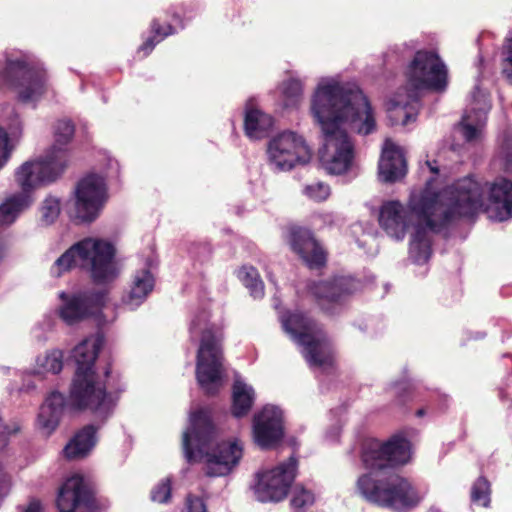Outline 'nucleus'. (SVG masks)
<instances>
[{"mask_svg": "<svg viewBox=\"0 0 512 512\" xmlns=\"http://www.w3.org/2000/svg\"><path fill=\"white\" fill-rule=\"evenodd\" d=\"M311 112L324 136L320 157L326 171L333 175L346 173L353 164L354 144L340 125L346 123L360 135L374 132L376 120L368 98L358 88L323 84L312 97Z\"/></svg>", "mask_w": 512, "mask_h": 512, "instance_id": "f257e3e1", "label": "nucleus"}, {"mask_svg": "<svg viewBox=\"0 0 512 512\" xmlns=\"http://www.w3.org/2000/svg\"><path fill=\"white\" fill-rule=\"evenodd\" d=\"M483 191L470 178H461L441 194L423 190L411 195L408 209L418 221L410 240L409 254L416 264H425L432 254L428 231L435 234L461 218H473L483 207Z\"/></svg>", "mask_w": 512, "mask_h": 512, "instance_id": "f03ea898", "label": "nucleus"}, {"mask_svg": "<svg viewBox=\"0 0 512 512\" xmlns=\"http://www.w3.org/2000/svg\"><path fill=\"white\" fill-rule=\"evenodd\" d=\"M104 344V336L97 333L83 339L73 350L76 362L75 374L70 386L69 403L66 397L54 391L49 394L41 405L37 417L38 427L41 432L49 436L59 425L66 407L73 410L90 409L93 412H101L110 408L106 387L96 385V373L94 370L98 354Z\"/></svg>", "mask_w": 512, "mask_h": 512, "instance_id": "7ed1b4c3", "label": "nucleus"}, {"mask_svg": "<svg viewBox=\"0 0 512 512\" xmlns=\"http://www.w3.org/2000/svg\"><path fill=\"white\" fill-rule=\"evenodd\" d=\"M411 450H362L361 460L371 471L357 480V490L370 504L392 512H412L425 495L413 481L394 468L407 464Z\"/></svg>", "mask_w": 512, "mask_h": 512, "instance_id": "20e7f679", "label": "nucleus"}, {"mask_svg": "<svg viewBox=\"0 0 512 512\" xmlns=\"http://www.w3.org/2000/svg\"><path fill=\"white\" fill-rule=\"evenodd\" d=\"M115 256L116 249L111 242L87 237L73 244L57 258L50 268V274L59 278L79 267L89 272L94 284H109L119 274Z\"/></svg>", "mask_w": 512, "mask_h": 512, "instance_id": "39448f33", "label": "nucleus"}, {"mask_svg": "<svg viewBox=\"0 0 512 512\" xmlns=\"http://www.w3.org/2000/svg\"><path fill=\"white\" fill-rule=\"evenodd\" d=\"M189 330L200 332L195 367L197 383L206 396H216L225 374L223 329L214 323H206L202 315L191 321Z\"/></svg>", "mask_w": 512, "mask_h": 512, "instance_id": "423d86ee", "label": "nucleus"}, {"mask_svg": "<svg viewBox=\"0 0 512 512\" xmlns=\"http://www.w3.org/2000/svg\"><path fill=\"white\" fill-rule=\"evenodd\" d=\"M280 319L283 329L304 347L305 358L311 366L334 365V348L321 323L300 310H287Z\"/></svg>", "mask_w": 512, "mask_h": 512, "instance_id": "0eeeda50", "label": "nucleus"}, {"mask_svg": "<svg viewBox=\"0 0 512 512\" xmlns=\"http://www.w3.org/2000/svg\"><path fill=\"white\" fill-rule=\"evenodd\" d=\"M63 158L58 159L56 167L51 162L23 163L15 173V179L22 191L7 198L0 205V225H9L15 221L20 212L30 206V192L38 186L55 182L63 167Z\"/></svg>", "mask_w": 512, "mask_h": 512, "instance_id": "6e6552de", "label": "nucleus"}, {"mask_svg": "<svg viewBox=\"0 0 512 512\" xmlns=\"http://www.w3.org/2000/svg\"><path fill=\"white\" fill-rule=\"evenodd\" d=\"M408 96L418 103L421 91H443L448 84L446 65L437 52L418 50L406 71Z\"/></svg>", "mask_w": 512, "mask_h": 512, "instance_id": "1a4fd4ad", "label": "nucleus"}, {"mask_svg": "<svg viewBox=\"0 0 512 512\" xmlns=\"http://www.w3.org/2000/svg\"><path fill=\"white\" fill-rule=\"evenodd\" d=\"M298 458L292 454L274 467H262L254 475L249 489L261 503H278L286 499L297 476Z\"/></svg>", "mask_w": 512, "mask_h": 512, "instance_id": "9d476101", "label": "nucleus"}, {"mask_svg": "<svg viewBox=\"0 0 512 512\" xmlns=\"http://www.w3.org/2000/svg\"><path fill=\"white\" fill-rule=\"evenodd\" d=\"M359 286V281L351 276H334L313 281L308 289L319 309L326 315L334 316L343 311Z\"/></svg>", "mask_w": 512, "mask_h": 512, "instance_id": "9b49d317", "label": "nucleus"}, {"mask_svg": "<svg viewBox=\"0 0 512 512\" xmlns=\"http://www.w3.org/2000/svg\"><path fill=\"white\" fill-rule=\"evenodd\" d=\"M47 73L44 69L28 65L22 60H9L2 71L0 81L10 87H18L19 99L24 102L36 101L47 90Z\"/></svg>", "mask_w": 512, "mask_h": 512, "instance_id": "f8f14e48", "label": "nucleus"}, {"mask_svg": "<svg viewBox=\"0 0 512 512\" xmlns=\"http://www.w3.org/2000/svg\"><path fill=\"white\" fill-rule=\"evenodd\" d=\"M56 506L59 512H75L77 508L86 512H102L108 509L109 501L98 497L95 488L84 477L76 474L60 486Z\"/></svg>", "mask_w": 512, "mask_h": 512, "instance_id": "ddd939ff", "label": "nucleus"}, {"mask_svg": "<svg viewBox=\"0 0 512 512\" xmlns=\"http://www.w3.org/2000/svg\"><path fill=\"white\" fill-rule=\"evenodd\" d=\"M267 153L271 164L282 171L308 163L312 155L303 137L291 131L273 138L268 144Z\"/></svg>", "mask_w": 512, "mask_h": 512, "instance_id": "4468645a", "label": "nucleus"}, {"mask_svg": "<svg viewBox=\"0 0 512 512\" xmlns=\"http://www.w3.org/2000/svg\"><path fill=\"white\" fill-rule=\"evenodd\" d=\"M107 199L104 178L89 174L80 179L75 188V219L80 223L93 222Z\"/></svg>", "mask_w": 512, "mask_h": 512, "instance_id": "2eb2a0df", "label": "nucleus"}, {"mask_svg": "<svg viewBox=\"0 0 512 512\" xmlns=\"http://www.w3.org/2000/svg\"><path fill=\"white\" fill-rule=\"evenodd\" d=\"M106 297V290L90 289L71 294L63 291L59 294L62 301L59 316L67 324L73 325L100 311L105 305Z\"/></svg>", "mask_w": 512, "mask_h": 512, "instance_id": "dca6fc26", "label": "nucleus"}, {"mask_svg": "<svg viewBox=\"0 0 512 512\" xmlns=\"http://www.w3.org/2000/svg\"><path fill=\"white\" fill-rule=\"evenodd\" d=\"M287 243L290 249L311 270L321 269L327 264V251L309 228L290 225L287 227Z\"/></svg>", "mask_w": 512, "mask_h": 512, "instance_id": "f3484780", "label": "nucleus"}, {"mask_svg": "<svg viewBox=\"0 0 512 512\" xmlns=\"http://www.w3.org/2000/svg\"><path fill=\"white\" fill-rule=\"evenodd\" d=\"M189 463L202 462L209 477L229 475L243 457V450H184Z\"/></svg>", "mask_w": 512, "mask_h": 512, "instance_id": "a211bd4d", "label": "nucleus"}, {"mask_svg": "<svg viewBox=\"0 0 512 512\" xmlns=\"http://www.w3.org/2000/svg\"><path fill=\"white\" fill-rule=\"evenodd\" d=\"M218 430L208 408L190 413L189 426L183 432L182 448H207L217 438Z\"/></svg>", "mask_w": 512, "mask_h": 512, "instance_id": "6ab92c4d", "label": "nucleus"}, {"mask_svg": "<svg viewBox=\"0 0 512 512\" xmlns=\"http://www.w3.org/2000/svg\"><path fill=\"white\" fill-rule=\"evenodd\" d=\"M475 183H477L483 191V207L474 215L478 213L493 209L497 211V218L501 221L507 220L512 217V181L505 177L496 178L489 186L488 198H486V184L474 179L472 176H466Z\"/></svg>", "mask_w": 512, "mask_h": 512, "instance_id": "aec40b11", "label": "nucleus"}, {"mask_svg": "<svg viewBox=\"0 0 512 512\" xmlns=\"http://www.w3.org/2000/svg\"><path fill=\"white\" fill-rule=\"evenodd\" d=\"M253 436L261 448L278 444L284 437L281 413L274 408L264 407L253 418Z\"/></svg>", "mask_w": 512, "mask_h": 512, "instance_id": "412c9836", "label": "nucleus"}, {"mask_svg": "<svg viewBox=\"0 0 512 512\" xmlns=\"http://www.w3.org/2000/svg\"><path fill=\"white\" fill-rule=\"evenodd\" d=\"M378 169L380 179L386 183H394L407 173L403 151L389 139L384 143Z\"/></svg>", "mask_w": 512, "mask_h": 512, "instance_id": "4be33fe9", "label": "nucleus"}, {"mask_svg": "<svg viewBox=\"0 0 512 512\" xmlns=\"http://www.w3.org/2000/svg\"><path fill=\"white\" fill-rule=\"evenodd\" d=\"M75 132V126L71 120H59L55 125V143L52 148L47 152L44 158L30 161L31 163H44L46 161L51 162V167H56L58 163V159L63 158V167L61 172H59V177L65 171L68 165L69 153L68 150L64 147L66 146L71 139L73 138Z\"/></svg>", "mask_w": 512, "mask_h": 512, "instance_id": "5701e85b", "label": "nucleus"}, {"mask_svg": "<svg viewBox=\"0 0 512 512\" xmlns=\"http://www.w3.org/2000/svg\"><path fill=\"white\" fill-rule=\"evenodd\" d=\"M378 221L389 236L397 240L404 238L407 222L404 207L399 201L385 202L380 208Z\"/></svg>", "mask_w": 512, "mask_h": 512, "instance_id": "b1692460", "label": "nucleus"}, {"mask_svg": "<svg viewBox=\"0 0 512 512\" xmlns=\"http://www.w3.org/2000/svg\"><path fill=\"white\" fill-rule=\"evenodd\" d=\"M274 125L271 115L247 103L244 111V133L251 140H261L269 136Z\"/></svg>", "mask_w": 512, "mask_h": 512, "instance_id": "393cba45", "label": "nucleus"}, {"mask_svg": "<svg viewBox=\"0 0 512 512\" xmlns=\"http://www.w3.org/2000/svg\"><path fill=\"white\" fill-rule=\"evenodd\" d=\"M155 279L149 268L135 272L130 291L123 297V302L131 309L138 307L152 292Z\"/></svg>", "mask_w": 512, "mask_h": 512, "instance_id": "a878e982", "label": "nucleus"}, {"mask_svg": "<svg viewBox=\"0 0 512 512\" xmlns=\"http://www.w3.org/2000/svg\"><path fill=\"white\" fill-rule=\"evenodd\" d=\"M255 400V391L242 381H235L232 386L231 414L235 418L248 415Z\"/></svg>", "mask_w": 512, "mask_h": 512, "instance_id": "bb28decb", "label": "nucleus"}, {"mask_svg": "<svg viewBox=\"0 0 512 512\" xmlns=\"http://www.w3.org/2000/svg\"><path fill=\"white\" fill-rule=\"evenodd\" d=\"M237 277L254 298L264 296V283L255 267L251 265L241 266L237 271Z\"/></svg>", "mask_w": 512, "mask_h": 512, "instance_id": "cd10ccee", "label": "nucleus"}, {"mask_svg": "<svg viewBox=\"0 0 512 512\" xmlns=\"http://www.w3.org/2000/svg\"><path fill=\"white\" fill-rule=\"evenodd\" d=\"M63 369V353L61 350L54 349L39 355L36 359L34 374L40 375L45 372L58 374Z\"/></svg>", "mask_w": 512, "mask_h": 512, "instance_id": "c85d7f7f", "label": "nucleus"}, {"mask_svg": "<svg viewBox=\"0 0 512 512\" xmlns=\"http://www.w3.org/2000/svg\"><path fill=\"white\" fill-rule=\"evenodd\" d=\"M491 483L485 476H479L472 484L470 500L473 504L488 508L491 503Z\"/></svg>", "mask_w": 512, "mask_h": 512, "instance_id": "c756f323", "label": "nucleus"}, {"mask_svg": "<svg viewBox=\"0 0 512 512\" xmlns=\"http://www.w3.org/2000/svg\"><path fill=\"white\" fill-rule=\"evenodd\" d=\"M97 442V428L90 424L78 430L64 448H94Z\"/></svg>", "mask_w": 512, "mask_h": 512, "instance_id": "7c9ffc66", "label": "nucleus"}, {"mask_svg": "<svg viewBox=\"0 0 512 512\" xmlns=\"http://www.w3.org/2000/svg\"><path fill=\"white\" fill-rule=\"evenodd\" d=\"M361 448L401 449L411 447L406 437L403 434L398 433L383 442L373 437H366L361 443Z\"/></svg>", "mask_w": 512, "mask_h": 512, "instance_id": "2f4dec72", "label": "nucleus"}, {"mask_svg": "<svg viewBox=\"0 0 512 512\" xmlns=\"http://www.w3.org/2000/svg\"><path fill=\"white\" fill-rule=\"evenodd\" d=\"M282 94L285 107H296L303 95V85L299 79H288L282 84Z\"/></svg>", "mask_w": 512, "mask_h": 512, "instance_id": "473e14b6", "label": "nucleus"}, {"mask_svg": "<svg viewBox=\"0 0 512 512\" xmlns=\"http://www.w3.org/2000/svg\"><path fill=\"white\" fill-rule=\"evenodd\" d=\"M172 498V479H161L150 491L151 501L159 504H167Z\"/></svg>", "mask_w": 512, "mask_h": 512, "instance_id": "72a5a7b5", "label": "nucleus"}, {"mask_svg": "<svg viewBox=\"0 0 512 512\" xmlns=\"http://www.w3.org/2000/svg\"><path fill=\"white\" fill-rule=\"evenodd\" d=\"M315 501L314 494L303 486H296L291 499V506L295 512H304L305 509L313 505Z\"/></svg>", "mask_w": 512, "mask_h": 512, "instance_id": "f704fd0d", "label": "nucleus"}, {"mask_svg": "<svg viewBox=\"0 0 512 512\" xmlns=\"http://www.w3.org/2000/svg\"><path fill=\"white\" fill-rule=\"evenodd\" d=\"M60 210V200L56 197L48 196L40 208L42 222L46 225L52 224L58 218Z\"/></svg>", "mask_w": 512, "mask_h": 512, "instance_id": "c9c22d12", "label": "nucleus"}, {"mask_svg": "<svg viewBox=\"0 0 512 512\" xmlns=\"http://www.w3.org/2000/svg\"><path fill=\"white\" fill-rule=\"evenodd\" d=\"M470 118V115H464L459 123L462 136L468 143L477 141L481 136L480 126L470 123L468 121Z\"/></svg>", "mask_w": 512, "mask_h": 512, "instance_id": "e433bc0d", "label": "nucleus"}, {"mask_svg": "<svg viewBox=\"0 0 512 512\" xmlns=\"http://www.w3.org/2000/svg\"><path fill=\"white\" fill-rule=\"evenodd\" d=\"M304 193L316 202H323L330 196V187L323 182H318L307 185L304 189Z\"/></svg>", "mask_w": 512, "mask_h": 512, "instance_id": "4c0bfd02", "label": "nucleus"}, {"mask_svg": "<svg viewBox=\"0 0 512 512\" xmlns=\"http://www.w3.org/2000/svg\"><path fill=\"white\" fill-rule=\"evenodd\" d=\"M150 33L160 41H163L169 35L175 33V28L169 24H161L158 19H153L150 23Z\"/></svg>", "mask_w": 512, "mask_h": 512, "instance_id": "58836bf2", "label": "nucleus"}, {"mask_svg": "<svg viewBox=\"0 0 512 512\" xmlns=\"http://www.w3.org/2000/svg\"><path fill=\"white\" fill-rule=\"evenodd\" d=\"M12 147L9 145V137L5 129L0 127V169L7 163L11 156Z\"/></svg>", "mask_w": 512, "mask_h": 512, "instance_id": "ea45409f", "label": "nucleus"}, {"mask_svg": "<svg viewBox=\"0 0 512 512\" xmlns=\"http://www.w3.org/2000/svg\"><path fill=\"white\" fill-rule=\"evenodd\" d=\"M186 512H207L204 500L196 495L188 494L186 496Z\"/></svg>", "mask_w": 512, "mask_h": 512, "instance_id": "a19ab883", "label": "nucleus"}, {"mask_svg": "<svg viewBox=\"0 0 512 512\" xmlns=\"http://www.w3.org/2000/svg\"><path fill=\"white\" fill-rule=\"evenodd\" d=\"M502 152L505 159L506 169H512V135H508L504 138Z\"/></svg>", "mask_w": 512, "mask_h": 512, "instance_id": "79ce46f5", "label": "nucleus"}, {"mask_svg": "<svg viewBox=\"0 0 512 512\" xmlns=\"http://www.w3.org/2000/svg\"><path fill=\"white\" fill-rule=\"evenodd\" d=\"M391 113H393L395 117H401L403 125H407L410 121L415 120V115L408 112L405 106L401 107L399 103L391 109Z\"/></svg>", "mask_w": 512, "mask_h": 512, "instance_id": "37998d69", "label": "nucleus"}, {"mask_svg": "<svg viewBox=\"0 0 512 512\" xmlns=\"http://www.w3.org/2000/svg\"><path fill=\"white\" fill-rule=\"evenodd\" d=\"M161 41L150 35L138 48V53H143V57L148 56L155 46Z\"/></svg>", "mask_w": 512, "mask_h": 512, "instance_id": "c03bdc74", "label": "nucleus"}, {"mask_svg": "<svg viewBox=\"0 0 512 512\" xmlns=\"http://www.w3.org/2000/svg\"><path fill=\"white\" fill-rule=\"evenodd\" d=\"M63 457L67 460L84 459L89 455L91 450H62Z\"/></svg>", "mask_w": 512, "mask_h": 512, "instance_id": "a18cd8bd", "label": "nucleus"}, {"mask_svg": "<svg viewBox=\"0 0 512 512\" xmlns=\"http://www.w3.org/2000/svg\"><path fill=\"white\" fill-rule=\"evenodd\" d=\"M41 503L37 499H33L29 502L27 508L23 512H41Z\"/></svg>", "mask_w": 512, "mask_h": 512, "instance_id": "49530a36", "label": "nucleus"}, {"mask_svg": "<svg viewBox=\"0 0 512 512\" xmlns=\"http://www.w3.org/2000/svg\"><path fill=\"white\" fill-rule=\"evenodd\" d=\"M426 164L429 167L431 173H433L434 175L439 174V168L436 166V161H427Z\"/></svg>", "mask_w": 512, "mask_h": 512, "instance_id": "de8ad7c7", "label": "nucleus"}, {"mask_svg": "<svg viewBox=\"0 0 512 512\" xmlns=\"http://www.w3.org/2000/svg\"><path fill=\"white\" fill-rule=\"evenodd\" d=\"M111 372H112L111 364H108V365H107V367H106V369H105V372H104L105 377H106L107 379L110 377Z\"/></svg>", "mask_w": 512, "mask_h": 512, "instance_id": "09e8293b", "label": "nucleus"}, {"mask_svg": "<svg viewBox=\"0 0 512 512\" xmlns=\"http://www.w3.org/2000/svg\"><path fill=\"white\" fill-rule=\"evenodd\" d=\"M426 414V410L425 408H420L416 411L415 415L417 417H423L424 415Z\"/></svg>", "mask_w": 512, "mask_h": 512, "instance_id": "8fccbe9b", "label": "nucleus"}, {"mask_svg": "<svg viewBox=\"0 0 512 512\" xmlns=\"http://www.w3.org/2000/svg\"><path fill=\"white\" fill-rule=\"evenodd\" d=\"M227 448L234 449V448H241V447L239 446L237 441H234V442H230Z\"/></svg>", "mask_w": 512, "mask_h": 512, "instance_id": "3c124183", "label": "nucleus"}, {"mask_svg": "<svg viewBox=\"0 0 512 512\" xmlns=\"http://www.w3.org/2000/svg\"><path fill=\"white\" fill-rule=\"evenodd\" d=\"M117 392H122L123 391V388H117L116 389Z\"/></svg>", "mask_w": 512, "mask_h": 512, "instance_id": "603ef678", "label": "nucleus"}, {"mask_svg": "<svg viewBox=\"0 0 512 512\" xmlns=\"http://www.w3.org/2000/svg\"><path fill=\"white\" fill-rule=\"evenodd\" d=\"M434 179H430L427 181V184H431V182L433 181Z\"/></svg>", "mask_w": 512, "mask_h": 512, "instance_id": "864d4df0", "label": "nucleus"}, {"mask_svg": "<svg viewBox=\"0 0 512 512\" xmlns=\"http://www.w3.org/2000/svg\"><path fill=\"white\" fill-rule=\"evenodd\" d=\"M338 435H339V431L337 430V431L335 432V436L337 437Z\"/></svg>", "mask_w": 512, "mask_h": 512, "instance_id": "5fc2aeb1", "label": "nucleus"}]
</instances>
